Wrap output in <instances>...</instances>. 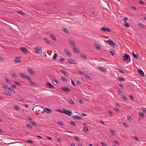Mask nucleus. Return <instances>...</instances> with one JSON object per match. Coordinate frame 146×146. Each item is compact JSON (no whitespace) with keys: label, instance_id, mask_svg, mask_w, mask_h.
Masks as SVG:
<instances>
[{"label":"nucleus","instance_id":"f257e3e1","mask_svg":"<svg viewBox=\"0 0 146 146\" xmlns=\"http://www.w3.org/2000/svg\"><path fill=\"white\" fill-rule=\"evenodd\" d=\"M35 53L37 54H40L42 53V48L36 46L35 47Z\"/></svg>","mask_w":146,"mask_h":146},{"label":"nucleus","instance_id":"f03ea898","mask_svg":"<svg viewBox=\"0 0 146 146\" xmlns=\"http://www.w3.org/2000/svg\"><path fill=\"white\" fill-rule=\"evenodd\" d=\"M72 113V112L71 111H68L65 108H64L63 113L69 116H70L71 115Z\"/></svg>","mask_w":146,"mask_h":146},{"label":"nucleus","instance_id":"7ed1b4c3","mask_svg":"<svg viewBox=\"0 0 146 146\" xmlns=\"http://www.w3.org/2000/svg\"><path fill=\"white\" fill-rule=\"evenodd\" d=\"M105 42L110 45L113 47H115L116 46V44L113 41L110 40L109 41H105Z\"/></svg>","mask_w":146,"mask_h":146},{"label":"nucleus","instance_id":"20e7f679","mask_svg":"<svg viewBox=\"0 0 146 146\" xmlns=\"http://www.w3.org/2000/svg\"><path fill=\"white\" fill-rule=\"evenodd\" d=\"M67 61L68 63L71 64H77L75 60H73L72 58L68 59Z\"/></svg>","mask_w":146,"mask_h":146},{"label":"nucleus","instance_id":"39448f33","mask_svg":"<svg viewBox=\"0 0 146 146\" xmlns=\"http://www.w3.org/2000/svg\"><path fill=\"white\" fill-rule=\"evenodd\" d=\"M14 62L15 63H20L21 62V57L17 56L14 59Z\"/></svg>","mask_w":146,"mask_h":146},{"label":"nucleus","instance_id":"423d86ee","mask_svg":"<svg viewBox=\"0 0 146 146\" xmlns=\"http://www.w3.org/2000/svg\"><path fill=\"white\" fill-rule=\"evenodd\" d=\"M138 73L139 74V75L141 76H145L144 73L143 72V71L141 69H138Z\"/></svg>","mask_w":146,"mask_h":146},{"label":"nucleus","instance_id":"0eeeda50","mask_svg":"<svg viewBox=\"0 0 146 146\" xmlns=\"http://www.w3.org/2000/svg\"><path fill=\"white\" fill-rule=\"evenodd\" d=\"M130 57V56L128 54H125L123 56V61L127 60Z\"/></svg>","mask_w":146,"mask_h":146},{"label":"nucleus","instance_id":"6e6552de","mask_svg":"<svg viewBox=\"0 0 146 146\" xmlns=\"http://www.w3.org/2000/svg\"><path fill=\"white\" fill-rule=\"evenodd\" d=\"M61 89L64 91L66 92V93H69V92H70V90L67 87H61Z\"/></svg>","mask_w":146,"mask_h":146},{"label":"nucleus","instance_id":"1a4fd4ad","mask_svg":"<svg viewBox=\"0 0 146 146\" xmlns=\"http://www.w3.org/2000/svg\"><path fill=\"white\" fill-rule=\"evenodd\" d=\"M20 49L22 52H23L25 54H27L28 53V52L27 50L25 47H21L20 48Z\"/></svg>","mask_w":146,"mask_h":146},{"label":"nucleus","instance_id":"9d476101","mask_svg":"<svg viewBox=\"0 0 146 146\" xmlns=\"http://www.w3.org/2000/svg\"><path fill=\"white\" fill-rule=\"evenodd\" d=\"M100 29L101 31L104 32H106V31L110 32L111 31L110 29L107 28L105 27H102Z\"/></svg>","mask_w":146,"mask_h":146},{"label":"nucleus","instance_id":"9b49d317","mask_svg":"<svg viewBox=\"0 0 146 146\" xmlns=\"http://www.w3.org/2000/svg\"><path fill=\"white\" fill-rule=\"evenodd\" d=\"M26 78L28 80L29 82L32 84L34 85H35V83L32 82L31 79V77L29 76H27V77Z\"/></svg>","mask_w":146,"mask_h":146},{"label":"nucleus","instance_id":"f8f14e48","mask_svg":"<svg viewBox=\"0 0 146 146\" xmlns=\"http://www.w3.org/2000/svg\"><path fill=\"white\" fill-rule=\"evenodd\" d=\"M98 68L103 73H106V69L104 68L101 67H98Z\"/></svg>","mask_w":146,"mask_h":146},{"label":"nucleus","instance_id":"ddd939ff","mask_svg":"<svg viewBox=\"0 0 146 146\" xmlns=\"http://www.w3.org/2000/svg\"><path fill=\"white\" fill-rule=\"evenodd\" d=\"M46 113L47 114H50L52 112V111L50 109L45 108Z\"/></svg>","mask_w":146,"mask_h":146},{"label":"nucleus","instance_id":"4468645a","mask_svg":"<svg viewBox=\"0 0 146 146\" xmlns=\"http://www.w3.org/2000/svg\"><path fill=\"white\" fill-rule=\"evenodd\" d=\"M60 72L64 74L66 76H69L68 73L64 71L63 69H60Z\"/></svg>","mask_w":146,"mask_h":146},{"label":"nucleus","instance_id":"2eb2a0df","mask_svg":"<svg viewBox=\"0 0 146 146\" xmlns=\"http://www.w3.org/2000/svg\"><path fill=\"white\" fill-rule=\"evenodd\" d=\"M46 85L47 86H48L49 88H54V87L49 82H47L46 84Z\"/></svg>","mask_w":146,"mask_h":146},{"label":"nucleus","instance_id":"dca6fc26","mask_svg":"<svg viewBox=\"0 0 146 146\" xmlns=\"http://www.w3.org/2000/svg\"><path fill=\"white\" fill-rule=\"evenodd\" d=\"M28 70L31 74L34 75L35 74L34 72L31 68H28Z\"/></svg>","mask_w":146,"mask_h":146},{"label":"nucleus","instance_id":"f3484780","mask_svg":"<svg viewBox=\"0 0 146 146\" xmlns=\"http://www.w3.org/2000/svg\"><path fill=\"white\" fill-rule=\"evenodd\" d=\"M72 117L73 118L76 119L82 120V117L80 116H77L76 115H74Z\"/></svg>","mask_w":146,"mask_h":146},{"label":"nucleus","instance_id":"a211bd4d","mask_svg":"<svg viewBox=\"0 0 146 146\" xmlns=\"http://www.w3.org/2000/svg\"><path fill=\"white\" fill-rule=\"evenodd\" d=\"M68 41L70 42V44L73 47H75V44L74 43V42L72 40H68Z\"/></svg>","mask_w":146,"mask_h":146},{"label":"nucleus","instance_id":"6ab92c4d","mask_svg":"<svg viewBox=\"0 0 146 146\" xmlns=\"http://www.w3.org/2000/svg\"><path fill=\"white\" fill-rule=\"evenodd\" d=\"M19 75L21 77L25 79L27 78V76H26L23 73H19Z\"/></svg>","mask_w":146,"mask_h":146},{"label":"nucleus","instance_id":"aec40b11","mask_svg":"<svg viewBox=\"0 0 146 146\" xmlns=\"http://www.w3.org/2000/svg\"><path fill=\"white\" fill-rule=\"evenodd\" d=\"M50 36L54 41H56V38L55 36L51 34H50Z\"/></svg>","mask_w":146,"mask_h":146},{"label":"nucleus","instance_id":"412c9836","mask_svg":"<svg viewBox=\"0 0 146 146\" xmlns=\"http://www.w3.org/2000/svg\"><path fill=\"white\" fill-rule=\"evenodd\" d=\"M139 116L141 117L145 118V115L143 112H139Z\"/></svg>","mask_w":146,"mask_h":146},{"label":"nucleus","instance_id":"4be33fe9","mask_svg":"<svg viewBox=\"0 0 146 146\" xmlns=\"http://www.w3.org/2000/svg\"><path fill=\"white\" fill-rule=\"evenodd\" d=\"M138 26L141 28L143 29L145 26H144L141 23H138Z\"/></svg>","mask_w":146,"mask_h":146},{"label":"nucleus","instance_id":"5701e85b","mask_svg":"<svg viewBox=\"0 0 146 146\" xmlns=\"http://www.w3.org/2000/svg\"><path fill=\"white\" fill-rule=\"evenodd\" d=\"M117 79L120 82H124L125 81V79L123 77H119Z\"/></svg>","mask_w":146,"mask_h":146},{"label":"nucleus","instance_id":"b1692460","mask_svg":"<svg viewBox=\"0 0 146 146\" xmlns=\"http://www.w3.org/2000/svg\"><path fill=\"white\" fill-rule=\"evenodd\" d=\"M74 52L75 53H77V54L80 53V51H79L78 48H74L73 49Z\"/></svg>","mask_w":146,"mask_h":146},{"label":"nucleus","instance_id":"393cba45","mask_svg":"<svg viewBox=\"0 0 146 146\" xmlns=\"http://www.w3.org/2000/svg\"><path fill=\"white\" fill-rule=\"evenodd\" d=\"M132 53L133 54V55L134 58H135L136 59H138V56H137L139 55L138 54H137V55H136L135 54L134 51H133Z\"/></svg>","mask_w":146,"mask_h":146},{"label":"nucleus","instance_id":"a878e982","mask_svg":"<svg viewBox=\"0 0 146 146\" xmlns=\"http://www.w3.org/2000/svg\"><path fill=\"white\" fill-rule=\"evenodd\" d=\"M62 30L66 33L68 34H69V32L67 29H62Z\"/></svg>","mask_w":146,"mask_h":146},{"label":"nucleus","instance_id":"bb28decb","mask_svg":"<svg viewBox=\"0 0 146 146\" xmlns=\"http://www.w3.org/2000/svg\"><path fill=\"white\" fill-rule=\"evenodd\" d=\"M64 51L65 52L67 56H69L70 55V52L68 50H65Z\"/></svg>","mask_w":146,"mask_h":146},{"label":"nucleus","instance_id":"cd10ccee","mask_svg":"<svg viewBox=\"0 0 146 146\" xmlns=\"http://www.w3.org/2000/svg\"><path fill=\"white\" fill-rule=\"evenodd\" d=\"M57 54H54L52 58V59L53 60H56V58L57 57Z\"/></svg>","mask_w":146,"mask_h":146},{"label":"nucleus","instance_id":"c85d7f7f","mask_svg":"<svg viewBox=\"0 0 146 146\" xmlns=\"http://www.w3.org/2000/svg\"><path fill=\"white\" fill-rule=\"evenodd\" d=\"M8 90L11 92H13V93H15V91L13 88H8Z\"/></svg>","mask_w":146,"mask_h":146},{"label":"nucleus","instance_id":"c756f323","mask_svg":"<svg viewBox=\"0 0 146 146\" xmlns=\"http://www.w3.org/2000/svg\"><path fill=\"white\" fill-rule=\"evenodd\" d=\"M44 40L45 41V42L48 44H50V42L49 41L48 39L47 38H44Z\"/></svg>","mask_w":146,"mask_h":146},{"label":"nucleus","instance_id":"7c9ffc66","mask_svg":"<svg viewBox=\"0 0 146 146\" xmlns=\"http://www.w3.org/2000/svg\"><path fill=\"white\" fill-rule=\"evenodd\" d=\"M3 88H4L5 90H7V89H8V87L7 85L6 84H4L3 86Z\"/></svg>","mask_w":146,"mask_h":146},{"label":"nucleus","instance_id":"2f4dec72","mask_svg":"<svg viewBox=\"0 0 146 146\" xmlns=\"http://www.w3.org/2000/svg\"><path fill=\"white\" fill-rule=\"evenodd\" d=\"M14 108L15 110L18 111L19 110V106L16 105H15L14 106Z\"/></svg>","mask_w":146,"mask_h":146},{"label":"nucleus","instance_id":"473e14b6","mask_svg":"<svg viewBox=\"0 0 146 146\" xmlns=\"http://www.w3.org/2000/svg\"><path fill=\"white\" fill-rule=\"evenodd\" d=\"M81 57L84 60H87V57L84 55H80Z\"/></svg>","mask_w":146,"mask_h":146},{"label":"nucleus","instance_id":"72a5a7b5","mask_svg":"<svg viewBox=\"0 0 146 146\" xmlns=\"http://www.w3.org/2000/svg\"><path fill=\"white\" fill-rule=\"evenodd\" d=\"M61 78L63 81L64 82H66L67 81V80L64 77L61 76Z\"/></svg>","mask_w":146,"mask_h":146},{"label":"nucleus","instance_id":"f704fd0d","mask_svg":"<svg viewBox=\"0 0 146 146\" xmlns=\"http://www.w3.org/2000/svg\"><path fill=\"white\" fill-rule=\"evenodd\" d=\"M5 80L9 84H11V81L8 78H6L5 79Z\"/></svg>","mask_w":146,"mask_h":146},{"label":"nucleus","instance_id":"c9c22d12","mask_svg":"<svg viewBox=\"0 0 146 146\" xmlns=\"http://www.w3.org/2000/svg\"><path fill=\"white\" fill-rule=\"evenodd\" d=\"M95 46L97 49H99V50L101 49L99 45H95Z\"/></svg>","mask_w":146,"mask_h":146},{"label":"nucleus","instance_id":"e433bc0d","mask_svg":"<svg viewBox=\"0 0 146 146\" xmlns=\"http://www.w3.org/2000/svg\"><path fill=\"white\" fill-rule=\"evenodd\" d=\"M122 98L125 101H128V99L127 98L124 96H122Z\"/></svg>","mask_w":146,"mask_h":146},{"label":"nucleus","instance_id":"4c0bfd02","mask_svg":"<svg viewBox=\"0 0 146 146\" xmlns=\"http://www.w3.org/2000/svg\"><path fill=\"white\" fill-rule=\"evenodd\" d=\"M84 76H85V78L87 79H89V80H91V78L89 76H88V75H86V74H85L84 75Z\"/></svg>","mask_w":146,"mask_h":146},{"label":"nucleus","instance_id":"58836bf2","mask_svg":"<svg viewBox=\"0 0 146 146\" xmlns=\"http://www.w3.org/2000/svg\"><path fill=\"white\" fill-rule=\"evenodd\" d=\"M69 102L70 104L73 105L75 104V103L72 100H69Z\"/></svg>","mask_w":146,"mask_h":146},{"label":"nucleus","instance_id":"ea45409f","mask_svg":"<svg viewBox=\"0 0 146 146\" xmlns=\"http://www.w3.org/2000/svg\"><path fill=\"white\" fill-rule=\"evenodd\" d=\"M64 108L62 109V110H61V109H58V111L60 112L61 113H63V111L64 110Z\"/></svg>","mask_w":146,"mask_h":146},{"label":"nucleus","instance_id":"a19ab883","mask_svg":"<svg viewBox=\"0 0 146 146\" xmlns=\"http://www.w3.org/2000/svg\"><path fill=\"white\" fill-rule=\"evenodd\" d=\"M110 131L113 135H115V133H114V131H113V130L111 129H110Z\"/></svg>","mask_w":146,"mask_h":146},{"label":"nucleus","instance_id":"79ce46f5","mask_svg":"<svg viewBox=\"0 0 146 146\" xmlns=\"http://www.w3.org/2000/svg\"><path fill=\"white\" fill-rule=\"evenodd\" d=\"M4 93H5L8 96H11V94L9 92H8V91L4 92Z\"/></svg>","mask_w":146,"mask_h":146},{"label":"nucleus","instance_id":"37998d69","mask_svg":"<svg viewBox=\"0 0 146 146\" xmlns=\"http://www.w3.org/2000/svg\"><path fill=\"white\" fill-rule=\"evenodd\" d=\"M125 24L124 26L127 27H129L130 26L129 25V23H128L126 22L125 23Z\"/></svg>","mask_w":146,"mask_h":146},{"label":"nucleus","instance_id":"c03bdc74","mask_svg":"<svg viewBox=\"0 0 146 146\" xmlns=\"http://www.w3.org/2000/svg\"><path fill=\"white\" fill-rule=\"evenodd\" d=\"M114 110L116 112H118L120 111V110L117 108L116 107L114 109Z\"/></svg>","mask_w":146,"mask_h":146},{"label":"nucleus","instance_id":"a18cd8bd","mask_svg":"<svg viewBox=\"0 0 146 146\" xmlns=\"http://www.w3.org/2000/svg\"><path fill=\"white\" fill-rule=\"evenodd\" d=\"M18 12L23 15H25V13L21 11H18Z\"/></svg>","mask_w":146,"mask_h":146},{"label":"nucleus","instance_id":"49530a36","mask_svg":"<svg viewBox=\"0 0 146 146\" xmlns=\"http://www.w3.org/2000/svg\"><path fill=\"white\" fill-rule=\"evenodd\" d=\"M52 81L56 82L57 84H59L58 82L56 79H53Z\"/></svg>","mask_w":146,"mask_h":146},{"label":"nucleus","instance_id":"de8ad7c7","mask_svg":"<svg viewBox=\"0 0 146 146\" xmlns=\"http://www.w3.org/2000/svg\"><path fill=\"white\" fill-rule=\"evenodd\" d=\"M118 69V70H119V73H120L122 74H124V72H123L122 70H120V69Z\"/></svg>","mask_w":146,"mask_h":146},{"label":"nucleus","instance_id":"09e8293b","mask_svg":"<svg viewBox=\"0 0 146 146\" xmlns=\"http://www.w3.org/2000/svg\"><path fill=\"white\" fill-rule=\"evenodd\" d=\"M123 125L126 128H127L129 127L128 125L126 123H123Z\"/></svg>","mask_w":146,"mask_h":146},{"label":"nucleus","instance_id":"8fccbe9b","mask_svg":"<svg viewBox=\"0 0 146 146\" xmlns=\"http://www.w3.org/2000/svg\"><path fill=\"white\" fill-rule=\"evenodd\" d=\"M139 3L141 5H145V4L144 3V2L141 1H139Z\"/></svg>","mask_w":146,"mask_h":146},{"label":"nucleus","instance_id":"3c124183","mask_svg":"<svg viewBox=\"0 0 146 146\" xmlns=\"http://www.w3.org/2000/svg\"><path fill=\"white\" fill-rule=\"evenodd\" d=\"M129 97L131 100H133V101L134 100V98H133V97L132 95H130L129 96Z\"/></svg>","mask_w":146,"mask_h":146},{"label":"nucleus","instance_id":"603ef678","mask_svg":"<svg viewBox=\"0 0 146 146\" xmlns=\"http://www.w3.org/2000/svg\"><path fill=\"white\" fill-rule=\"evenodd\" d=\"M83 129L86 131H89L87 127H84Z\"/></svg>","mask_w":146,"mask_h":146},{"label":"nucleus","instance_id":"864d4df0","mask_svg":"<svg viewBox=\"0 0 146 146\" xmlns=\"http://www.w3.org/2000/svg\"><path fill=\"white\" fill-rule=\"evenodd\" d=\"M74 139H75V140H76L77 141H78L80 140V139H79L78 138V137H74Z\"/></svg>","mask_w":146,"mask_h":146},{"label":"nucleus","instance_id":"5fc2aeb1","mask_svg":"<svg viewBox=\"0 0 146 146\" xmlns=\"http://www.w3.org/2000/svg\"><path fill=\"white\" fill-rule=\"evenodd\" d=\"M78 72L79 73L80 75H84H84L85 74L83 72H82V71H79Z\"/></svg>","mask_w":146,"mask_h":146},{"label":"nucleus","instance_id":"6e6d98bb","mask_svg":"<svg viewBox=\"0 0 146 146\" xmlns=\"http://www.w3.org/2000/svg\"><path fill=\"white\" fill-rule=\"evenodd\" d=\"M70 123L72 125H74L75 124V123L74 121H70Z\"/></svg>","mask_w":146,"mask_h":146},{"label":"nucleus","instance_id":"4d7b16f0","mask_svg":"<svg viewBox=\"0 0 146 146\" xmlns=\"http://www.w3.org/2000/svg\"><path fill=\"white\" fill-rule=\"evenodd\" d=\"M128 19L127 17H124L123 19V21L125 23L126 22V21Z\"/></svg>","mask_w":146,"mask_h":146},{"label":"nucleus","instance_id":"13d9d810","mask_svg":"<svg viewBox=\"0 0 146 146\" xmlns=\"http://www.w3.org/2000/svg\"><path fill=\"white\" fill-rule=\"evenodd\" d=\"M26 126L27 127L29 128H32V126L30 124H27L26 125Z\"/></svg>","mask_w":146,"mask_h":146},{"label":"nucleus","instance_id":"bf43d9fd","mask_svg":"<svg viewBox=\"0 0 146 146\" xmlns=\"http://www.w3.org/2000/svg\"><path fill=\"white\" fill-rule=\"evenodd\" d=\"M119 86L122 89L124 88V87L121 84H119Z\"/></svg>","mask_w":146,"mask_h":146},{"label":"nucleus","instance_id":"052dcab7","mask_svg":"<svg viewBox=\"0 0 146 146\" xmlns=\"http://www.w3.org/2000/svg\"><path fill=\"white\" fill-rule=\"evenodd\" d=\"M15 83L16 84L18 85V86H21V85L20 84L17 82H15Z\"/></svg>","mask_w":146,"mask_h":146},{"label":"nucleus","instance_id":"680f3d73","mask_svg":"<svg viewBox=\"0 0 146 146\" xmlns=\"http://www.w3.org/2000/svg\"><path fill=\"white\" fill-rule=\"evenodd\" d=\"M58 124L60 125H62V126H63V123L61 122H58Z\"/></svg>","mask_w":146,"mask_h":146},{"label":"nucleus","instance_id":"e2e57ef3","mask_svg":"<svg viewBox=\"0 0 146 146\" xmlns=\"http://www.w3.org/2000/svg\"><path fill=\"white\" fill-rule=\"evenodd\" d=\"M65 60L64 58L61 57V58L60 60V61L61 62H63Z\"/></svg>","mask_w":146,"mask_h":146},{"label":"nucleus","instance_id":"0e129e2a","mask_svg":"<svg viewBox=\"0 0 146 146\" xmlns=\"http://www.w3.org/2000/svg\"><path fill=\"white\" fill-rule=\"evenodd\" d=\"M12 76L14 78H17L16 75L14 73H13L12 74Z\"/></svg>","mask_w":146,"mask_h":146},{"label":"nucleus","instance_id":"69168bd1","mask_svg":"<svg viewBox=\"0 0 146 146\" xmlns=\"http://www.w3.org/2000/svg\"><path fill=\"white\" fill-rule=\"evenodd\" d=\"M127 119L129 121H131L132 119L131 118L130 116H129V117L127 116Z\"/></svg>","mask_w":146,"mask_h":146},{"label":"nucleus","instance_id":"338daca9","mask_svg":"<svg viewBox=\"0 0 146 146\" xmlns=\"http://www.w3.org/2000/svg\"><path fill=\"white\" fill-rule=\"evenodd\" d=\"M101 144L103 146H107L106 144V143L102 142Z\"/></svg>","mask_w":146,"mask_h":146},{"label":"nucleus","instance_id":"774afa93","mask_svg":"<svg viewBox=\"0 0 146 146\" xmlns=\"http://www.w3.org/2000/svg\"><path fill=\"white\" fill-rule=\"evenodd\" d=\"M31 123L33 126H36V123L34 122H31Z\"/></svg>","mask_w":146,"mask_h":146}]
</instances>
